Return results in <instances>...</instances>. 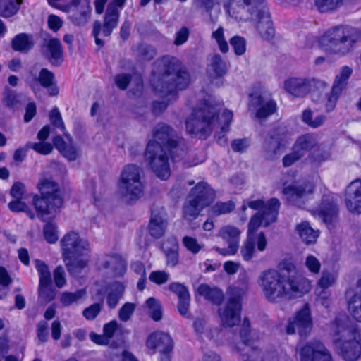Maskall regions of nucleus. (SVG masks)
<instances>
[{"label": "nucleus", "instance_id": "nucleus-43", "mask_svg": "<svg viewBox=\"0 0 361 361\" xmlns=\"http://www.w3.org/2000/svg\"><path fill=\"white\" fill-rule=\"evenodd\" d=\"M267 137L279 142L283 147H286L290 140V133L284 125H279L270 130Z\"/></svg>", "mask_w": 361, "mask_h": 361}, {"label": "nucleus", "instance_id": "nucleus-38", "mask_svg": "<svg viewBox=\"0 0 361 361\" xmlns=\"http://www.w3.org/2000/svg\"><path fill=\"white\" fill-rule=\"evenodd\" d=\"M283 148L285 147L266 137L263 144V156L267 160L274 161L281 156Z\"/></svg>", "mask_w": 361, "mask_h": 361}, {"label": "nucleus", "instance_id": "nucleus-33", "mask_svg": "<svg viewBox=\"0 0 361 361\" xmlns=\"http://www.w3.org/2000/svg\"><path fill=\"white\" fill-rule=\"evenodd\" d=\"M34 45L35 41L32 35L26 33H20L16 35L11 41L12 49L21 53L29 52Z\"/></svg>", "mask_w": 361, "mask_h": 361}, {"label": "nucleus", "instance_id": "nucleus-55", "mask_svg": "<svg viewBox=\"0 0 361 361\" xmlns=\"http://www.w3.org/2000/svg\"><path fill=\"white\" fill-rule=\"evenodd\" d=\"M212 37L216 40L219 49L222 53L226 54L228 51V44L225 40L222 27H219L216 31L213 32Z\"/></svg>", "mask_w": 361, "mask_h": 361}, {"label": "nucleus", "instance_id": "nucleus-42", "mask_svg": "<svg viewBox=\"0 0 361 361\" xmlns=\"http://www.w3.org/2000/svg\"><path fill=\"white\" fill-rule=\"evenodd\" d=\"M240 233L238 228L232 225H226L219 229L218 236L222 238L228 245L233 244L239 247Z\"/></svg>", "mask_w": 361, "mask_h": 361}, {"label": "nucleus", "instance_id": "nucleus-52", "mask_svg": "<svg viewBox=\"0 0 361 361\" xmlns=\"http://www.w3.org/2000/svg\"><path fill=\"white\" fill-rule=\"evenodd\" d=\"M51 123L56 128L60 129L66 137H69L70 134L66 132L61 115L57 107H54L49 114Z\"/></svg>", "mask_w": 361, "mask_h": 361}, {"label": "nucleus", "instance_id": "nucleus-59", "mask_svg": "<svg viewBox=\"0 0 361 361\" xmlns=\"http://www.w3.org/2000/svg\"><path fill=\"white\" fill-rule=\"evenodd\" d=\"M137 54L145 60H151L157 55V50L151 45L142 44L137 47Z\"/></svg>", "mask_w": 361, "mask_h": 361}, {"label": "nucleus", "instance_id": "nucleus-19", "mask_svg": "<svg viewBox=\"0 0 361 361\" xmlns=\"http://www.w3.org/2000/svg\"><path fill=\"white\" fill-rule=\"evenodd\" d=\"M249 110L255 111V117L258 119H265L276 110V102L271 99H266L262 95L251 96Z\"/></svg>", "mask_w": 361, "mask_h": 361}, {"label": "nucleus", "instance_id": "nucleus-20", "mask_svg": "<svg viewBox=\"0 0 361 361\" xmlns=\"http://www.w3.org/2000/svg\"><path fill=\"white\" fill-rule=\"evenodd\" d=\"M345 202L350 212L361 213V178L353 180L346 187Z\"/></svg>", "mask_w": 361, "mask_h": 361}, {"label": "nucleus", "instance_id": "nucleus-47", "mask_svg": "<svg viewBox=\"0 0 361 361\" xmlns=\"http://www.w3.org/2000/svg\"><path fill=\"white\" fill-rule=\"evenodd\" d=\"M38 297L44 303H48L54 298L55 293L51 287V281L39 282Z\"/></svg>", "mask_w": 361, "mask_h": 361}, {"label": "nucleus", "instance_id": "nucleus-45", "mask_svg": "<svg viewBox=\"0 0 361 361\" xmlns=\"http://www.w3.org/2000/svg\"><path fill=\"white\" fill-rule=\"evenodd\" d=\"M23 0H0V15L9 17L18 11Z\"/></svg>", "mask_w": 361, "mask_h": 361}, {"label": "nucleus", "instance_id": "nucleus-37", "mask_svg": "<svg viewBox=\"0 0 361 361\" xmlns=\"http://www.w3.org/2000/svg\"><path fill=\"white\" fill-rule=\"evenodd\" d=\"M105 269H110L116 276H123L126 271V262L119 255L108 256L103 262Z\"/></svg>", "mask_w": 361, "mask_h": 361}, {"label": "nucleus", "instance_id": "nucleus-44", "mask_svg": "<svg viewBox=\"0 0 361 361\" xmlns=\"http://www.w3.org/2000/svg\"><path fill=\"white\" fill-rule=\"evenodd\" d=\"M353 73L352 68L348 66H343L339 74L336 76L332 90L336 92L341 93L345 87L348 80Z\"/></svg>", "mask_w": 361, "mask_h": 361}, {"label": "nucleus", "instance_id": "nucleus-54", "mask_svg": "<svg viewBox=\"0 0 361 361\" xmlns=\"http://www.w3.org/2000/svg\"><path fill=\"white\" fill-rule=\"evenodd\" d=\"M146 305L150 310L151 317L154 321H159L162 317L161 305L154 298H149L146 300Z\"/></svg>", "mask_w": 361, "mask_h": 361}, {"label": "nucleus", "instance_id": "nucleus-12", "mask_svg": "<svg viewBox=\"0 0 361 361\" xmlns=\"http://www.w3.org/2000/svg\"><path fill=\"white\" fill-rule=\"evenodd\" d=\"M326 84L314 78H290L284 81V89L295 97H304L314 87H324Z\"/></svg>", "mask_w": 361, "mask_h": 361}, {"label": "nucleus", "instance_id": "nucleus-53", "mask_svg": "<svg viewBox=\"0 0 361 361\" xmlns=\"http://www.w3.org/2000/svg\"><path fill=\"white\" fill-rule=\"evenodd\" d=\"M21 97V94H17L9 88H6L3 102L7 107L14 108L20 104Z\"/></svg>", "mask_w": 361, "mask_h": 361}, {"label": "nucleus", "instance_id": "nucleus-18", "mask_svg": "<svg viewBox=\"0 0 361 361\" xmlns=\"http://www.w3.org/2000/svg\"><path fill=\"white\" fill-rule=\"evenodd\" d=\"M338 212V207L334 201V196L324 195L319 209L312 211V214L315 217L321 219L324 224L329 226L336 221Z\"/></svg>", "mask_w": 361, "mask_h": 361}, {"label": "nucleus", "instance_id": "nucleus-35", "mask_svg": "<svg viewBox=\"0 0 361 361\" xmlns=\"http://www.w3.org/2000/svg\"><path fill=\"white\" fill-rule=\"evenodd\" d=\"M317 145L314 135L307 133L297 138L293 147L297 150L302 157Z\"/></svg>", "mask_w": 361, "mask_h": 361}, {"label": "nucleus", "instance_id": "nucleus-23", "mask_svg": "<svg viewBox=\"0 0 361 361\" xmlns=\"http://www.w3.org/2000/svg\"><path fill=\"white\" fill-rule=\"evenodd\" d=\"M168 288L178 298L177 307L180 314L188 317L190 295L188 288L181 283L173 282L169 285Z\"/></svg>", "mask_w": 361, "mask_h": 361}, {"label": "nucleus", "instance_id": "nucleus-16", "mask_svg": "<svg viewBox=\"0 0 361 361\" xmlns=\"http://www.w3.org/2000/svg\"><path fill=\"white\" fill-rule=\"evenodd\" d=\"M300 361H333L329 350L319 341L305 344L300 351Z\"/></svg>", "mask_w": 361, "mask_h": 361}, {"label": "nucleus", "instance_id": "nucleus-10", "mask_svg": "<svg viewBox=\"0 0 361 361\" xmlns=\"http://www.w3.org/2000/svg\"><path fill=\"white\" fill-rule=\"evenodd\" d=\"M126 0H111L106 8L104 16V23L102 25L99 21H96L93 25L92 35L95 39V43L99 47L104 45V42L99 38L102 33L104 37H109L113 30L116 28L118 23L120 11L118 8H122Z\"/></svg>", "mask_w": 361, "mask_h": 361}, {"label": "nucleus", "instance_id": "nucleus-32", "mask_svg": "<svg viewBox=\"0 0 361 361\" xmlns=\"http://www.w3.org/2000/svg\"><path fill=\"white\" fill-rule=\"evenodd\" d=\"M279 207L280 202L278 199L271 198L268 201L267 204L260 212L264 226L267 227L276 221Z\"/></svg>", "mask_w": 361, "mask_h": 361}, {"label": "nucleus", "instance_id": "nucleus-5", "mask_svg": "<svg viewBox=\"0 0 361 361\" xmlns=\"http://www.w3.org/2000/svg\"><path fill=\"white\" fill-rule=\"evenodd\" d=\"M164 69L161 78L155 85L157 92L164 95L173 93L176 90L185 89L190 81L188 72L182 66L176 57L164 59Z\"/></svg>", "mask_w": 361, "mask_h": 361}, {"label": "nucleus", "instance_id": "nucleus-3", "mask_svg": "<svg viewBox=\"0 0 361 361\" xmlns=\"http://www.w3.org/2000/svg\"><path fill=\"white\" fill-rule=\"evenodd\" d=\"M360 38L357 30L349 26H335L328 29L319 44L326 53L345 56L353 51Z\"/></svg>", "mask_w": 361, "mask_h": 361}, {"label": "nucleus", "instance_id": "nucleus-63", "mask_svg": "<svg viewBox=\"0 0 361 361\" xmlns=\"http://www.w3.org/2000/svg\"><path fill=\"white\" fill-rule=\"evenodd\" d=\"M183 244L188 251L193 254L198 253L203 247L202 245L198 243L197 239L190 236H185L183 238Z\"/></svg>", "mask_w": 361, "mask_h": 361}, {"label": "nucleus", "instance_id": "nucleus-4", "mask_svg": "<svg viewBox=\"0 0 361 361\" xmlns=\"http://www.w3.org/2000/svg\"><path fill=\"white\" fill-rule=\"evenodd\" d=\"M63 259L68 271L77 275L87 265V255L90 250L89 243L75 232L66 234L61 240Z\"/></svg>", "mask_w": 361, "mask_h": 361}, {"label": "nucleus", "instance_id": "nucleus-13", "mask_svg": "<svg viewBox=\"0 0 361 361\" xmlns=\"http://www.w3.org/2000/svg\"><path fill=\"white\" fill-rule=\"evenodd\" d=\"M312 328V320L310 314L309 305L306 304L298 310L295 316L289 320L286 327V332L288 334H293L298 332L300 336H307Z\"/></svg>", "mask_w": 361, "mask_h": 361}, {"label": "nucleus", "instance_id": "nucleus-40", "mask_svg": "<svg viewBox=\"0 0 361 361\" xmlns=\"http://www.w3.org/2000/svg\"><path fill=\"white\" fill-rule=\"evenodd\" d=\"M204 209L203 206L188 196L183 207V218L188 221H192L199 216Z\"/></svg>", "mask_w": 361, "mask_h": 361}, {"label": "nucleus", "instance_id": "nucleus-58", "mask_svg": "<svg viewBox=\"0 0 361 361\" xmlns=\"http://www.w3.org/2000/svg\"><path fill=\"white\" fill-rule=\"evenodd\" d=\"M35 267L39 275V282L51 281V273L44 262L36 260Z\"/></svg>", "mask_w": 361, "mask_h": 361}, {"label": "nucleus", "instance_id": "nucleus-57", "mask_svg": "<svg viewBox=\"0 0 361 361\" xmlns=\"http://www.w3.org/2000/svg\"><path fill=\"white\" fill-rule=\"evenodd\" d=\"M43 233L45 240L49 243H55L58 240L56 227L51 223H47L44 226Z\"/></svg>", "mask_w": 361, "mask_h": 361}, {"label": "nucleus", "instance_id": "nucleus-6", "mask_svg": "<svg viewBox=\"0 0 361 361\" xmlns=\"http://www.w3.org/2000/svg\"><path fill=\"white\" fill-rule=\"evenodd\" d=\"M41 197L35 195L33 198L34 205L37 216L45 221V216L56 212L63 204L59 185L51 178H43L37 184Z\"/></svg>", "mask_w": 361, "mask_h": 361}, {"label": "nucleus", "instance_id": "nucleus-26", "mask_svg": "<svg viewBox=\"0 0 361 361\" xmlns=\"http://www.w3.org/2000/svg\"><path fill=\"white\" fill-rule=\"evenodd\" d=\"M347 298L350 314L356 321L361 322V279L353 289L348 291Z\"/></svg>", "mask_w": 361, "mask_h": 361}, {"label": "nucleus", "instance_id": "nucleus-11", "mask_svg": "<svg viewBox=\"0 0 361 361\" xmlns=\"http://www.w3.org/2000/svg\"><path fill=\"white\" fill-rule=\"evenodd\" d=\"M145 159L158 178L162 180L169 178V158L163 146L156 142H149L145 150Z\"/></svg>", "mask_w": 361, "mask_h": 361}, {"label": "nucleus", "instance_id": "nucleus-14", "mask_svg": "<svg viewBox=\"0 0 361 361\" xmlns=\"http://www.w3.org/2000/svg\"><path fill=\"white\" fill-rule=\"evenodd\" d=\"M241 298L239 295L231 297L224 307L219 309V314L224 326H234L240 322Z\"/></svg>", "mask_w": 361, "mask_h": 361}, {"label": "nucleus", "instance_id": "nucleus-29", "mask_svg": "<svg viewBox=\"0 0 361 361\" xmlns=\"http://www.w3.org/2000/svg\"><path fill=\"white\" fill-rule=\"evenodd\" d=\"M66 138L68 140V143L59 135L54 137L53 139L54 145L65 158L69 161H75L80 155L79 149L73 144L71 136Z\"/></svg>", "mask_w": 361, "mask_h": 361}, {"label": "nucleus", "instance_id": "nucleus-34", "mask_svg": "<svg viewBox=\"0 0 361 361\" xmlns=\"http://www.w3.org/2000/svg\"><path fill=\"white\" fill-rule=\"evenodd\" d=\"M37 80L44 88L48 89V94L51 97L56 96L59 88L54 81V74L47 68H42L39 73Z\"/></svg>", "mask_w": 361, "mask_h": 361}, {"label": "nucleus", "instance_id": "nucleus-2", "mask_svg": "<svg viewBox=\"0 0 361 361\" xmlns=\"http://www.w3.org/2000/svg\"><path fill=\"white\" fill-rule=\"evenodd\" d=\"M218 115L216 106L207 103L200 104L185 121L186 132L200 139L207 137L216 126H220L222 133L228 132L233 119L232 111H224L220 118Z\"/></svg>", "mask_w": 361, "mask_h": 361}, {"label": "nucleus", "instance_id": "nucleus-24", "mask_svg": "<svg viewBox=\"0 0 361 361\" xmlns=\"http://www.w3.org/2000/svg\"><path fill=\"white\" fill-rule=\"evenodd\" d=\"M359 336L344 340L339 343H335L336 348L340 350L342 357L346 361H355L361 354V344L358 341Z\"/></svg>", "mask_w": 361, "mask_h": 361}, {"label": "nucleus", "instance_id": "nucleus-21", "mask_svg": "<svg viewBox=\"0 0 361 361\" xmlns=\"http://www.w3.org/2000/svg\"><path fill=\"white\" fill-rule=\"evenodd\" d=\"M204 208L209 206L216 197L214 190L205 182L198 183L188 195Z\"/></svg>", "mask_w": 361, "mask_h": 361}, {"label": "nucleus", "instance_id": "nucleus-64", "mask_svg": "<svg viewBox=\"0 0 361 361\" xmlns=\"http://www.w3.org/2000/svg\"><path fill=\"white\" fill-rule=\"evenodd\" d=\"M102 303H94L84 309L82 315L87 320H93L100 313L102 310Z\"/></svg>", "mask_w": 361, "mask_h": 361}, {"label": "nucleus", "instance_id": "nucleus-27", "mask_svg": "<svg viewBox=\"0 0 361 361\" xmlns=\"http://www.w3.org/2000/svg\"><path fill=\"white\" fill-rule=\"evenodd\" d=\"M42 51L51 64L57 66L61 63L63 51L61 43L59 39H45Z\"/></svg>", "mask_w": 361, "mask_h": 361}, {"label": "nucleus", "instance_id": "nucleus-31", "mask_svg": "<svg viewBox=\"0 0 361 361\" xmlns=\"http://www.w3.org/2000/svg\"><path fill=\"white\" fill-rule=\"evenodd\" d=\"M178 243L176 238L171 237L163 243L161 249L166 258L168 266L174 267L178 263Z\"/></svg>", "mask_w": 361, "mask_h": 361}, {"label": "nucleus", "instance_id": "nucleus-22", "mask_svg": "<svg viewBox=\"0 0 361 361\" xmlns=\"http://www.w3.org/2000/svg\"><path fill=\"white\" fill-rule=\"evenodd\" d=\"M168 226V221L165 212L153 210L148 225L149 235L154 238L159 239L166 233Z\"/></svg>", "mask_w": 361, "mask_h": 361}, {"label": "nucleus", "instance_id": "nucleus-36", "mask_svg": "<svg viewBox=\"0 0 361 361\" xmlns=\"http://www.w3.org/2000/svg\"><path fill=\"white\" fill-rule=\"evenodd\" d=\"M295 231L300 238L306 245L314 243L319 236L318 231L314 230L307 221H302L297 224Z\"/></svg>", "mask_w": 361, "mask_h": 361}, {"label": "nucleus", "instance_id": "nucleus-51", "mask_svg": "<svg viewBox=\"0 0 361 361\" xmlns=\"http://www.w3.org/2000/svg\"><path fill=\"white\" fill-rule=\"evenodd\" d=\"M256 253L253 237H247L240 248V255L245 261H250Z\"/></svg>", "mask_w": 361, "mask_h": 361}, {"label": "nucleus", "instance_id": "nucleus-50", "mask_svg": "<svg viewBox=\"0 0 361 361\" xmlns=\"http://www.w3.org/2000/svg\"><path fill=\"white\" fill-rule=\"evenodd\" d=\"M335 281L336 278L332 273L323 271L320 279L318 281L315 293H324V291L331 286Z\"/></svg>", "mask_w": 361, "mask_h": 361}, {"label": "nucleus", "instance_id": "nucleus-9", "mask_svg": "<svg viewBox=\"0 0 361 361\" xmlns=\"http://www.w3.org/2000/svg\"><path fill=\"white\" fill-rule=\"evenodd\" d=\"M239 2L243 3V8H247L251 19L257 20V28L261 37L267 40L272 39L275 30L264 0H241Z\"/></svg>", "mask_w": 361, "mask_h": 361}, {"label": "nucleus", "instance_id": "nucleus-48", "mask_svg": "<svg viewBox=\"0 0 361 361\" xmlns=\"http://www.w3.org/2000/svg\"><path fill=\"white\" fill-rule=\"evenodd\" d=\"M86 295L85 289L78 290L74 293L63 292L60 298V302L63 306L68 307L78 302Z\"/></svg>", "mask_w": 361, "mask_h": 361}, {"label": "nucleus", "instance_id": "nucleus-60", "mask_svg": "<svg viewBox=\"0 0 361 361\" xmlns=\"http://www.w3.org/2000/svg\"><path fill=\"white\" fill-rule=\"evenodd\" d=\"M135 310V305L132 302H126L118 311V318L120 320L126 322L133 315Z\"/></svg>", "mask_w": 361, "mask_h": 361}, {"label": "nucleus", "instance_id": "nucleus-25", "mask_svg": "<svg viewBox=\"0 0 361 361\" xmlns=\"http://www.w3.org/2000/svg\"><path fill=\"white\" fill-rule=\"evenodd\" d=\"M146 346L147 348L152 350L153 353H154L156 350L160 351L163 348L166 351L172 350L173 344L169 334L161 331H155L148 336Z\"/></svg>", "mask_w": 361, "mask_h": 361}, {"label": "nucleus", "instance_id": "nucleus-41", "mask_svg": "<svg viewBox=\"0 0 361 361\" xmlns=\"http://www.w3.org/2000/svg\"><path fill=\"white\" fill-rule=\"evenodd\" d=\"M125 286L119 281L111 283L108 289L106 298L107 305L110 308H114L117 305L119 300L122 298L124 293Z\"/></svg>", "mask_w": 361, "mask_h": 361}, {"label": "nucleus", "instance_id": "nucleus-7", "mask_svg": "<svg viewBox=\"0 0 361 361\" xmlns=\"http://www.w3.org/2000/svg\"><path fill=\"white\" fill-rule=\"evenodd\" d=\"M144 173L136 164H128L121 171L118 190L121 197L128 202L140 199L144 193Z\"/></svg>", "mask_w": 361, "mask_h": 361}, {"label": "nucleus", "instance_id": "nucleus-30", "mask_svg": "<svg viewBox=\"0 0 361 361\" xmlns=\"http://www.w3.org/2000/svg\"><path fill=\"white\" fill-rule=\"evenodd\" d=\"M227 72V66L222 57L218 54H214L209 59L207 73L211 79L221 78Z\"/></svg>", "mask_w": 361, "mask_h": 361}, {"label": "nucleus", "instance_id": "nucleus-39", "mask_svg": "<svg viewBox=\"0 0 361 361\" xmlns=\"http://www.w3.org/2000/svg\"><path fill=\"white\" fill-rule=\"evenodd\" d=\"M197 293L206 300L217 305L221 303L224 297L221 290L216 288H211L204 283L200 285L197 288Z\"/></svg>", "mask_w": 361, "mask_h": 361}, {"label": "nucleus", "instance_id": "nucleus-8", "mask_svg": "<svg viewBox=\"0 0 361 361\" xmlns=\"http://www.w3.org/2000/svg\"><path fill=\"white\" fill-rule=\"evenodd\" d=\"M154 140L166 148L170 152L173 160L181 159L186 153L187 147L185 140L178 136L168 125L159 123L153 131Z\"/></svg>", "mask_w": 361, "mask_h": 361}, {"label": "nucleus", "instance_id": "nucleus-61", "mask_svg": "<svg viewBox=\"0 0 361 361\" xmlns=\"http://www.w3.org/2000/svg\"><path fill=\"white\" fill-rule=\"evenodd\" d=\"M230 44L236 55H243L246 50V42L243 37L235 36L230 39Z\"/></svg>", "mask_w": 361, "mask_h": 361}, {"label": "nucleus", "instance_id": "nucleus-15", "mask_svg": "<svg viewBox=\"0 0 361 361\" xmlns=\"http://www.w3.org/2000/svg\"><path fill=\"white\" fill-rule=\"evenodd\" d=\"M349 323L350 320L345 314H340L335 317L330 326L334 343L359 336L356 328Z\"/></svg>", "mask_w": 361, "mask_h": 361}, {"label": "nucleus", "instance_id": "nucleus-46", "mask_svg": "<svg viewBox=\"0 0 361 361\" xmlns=\"http://www.w3.org/2000/svg\"><path fill=\"white\" fill-rule=\"evenodd\" d=\"M302 121L312 128H317L322 126L326 121V116L322 114L313 117V113L310 109H305L302 116Z\"/></svg>", "mask_w": 361, "mask_h": 361}, {"label": "nucleus", "instance_id": "nucleus-62", "mask_svg": "<svg viewBox=\"0 0 361 361\" xmlns=\"http://www.w3.org/2000/svg\"><path fill=\"white\" fill-rule=\"evenodd\" d=\"M170 279V275L165 271H153L149 276V279L157 284L161 285L166 283Z\"/></svg>", "mask_w": 361, "mask_h": 361}, {"label": "nucleus", "instance_id": "nucleus-49", "mask_svg": "<svg viewBox=\"0 0 361 361\" xmlns=\"http://www.w3.org/2000/svg\"><path fill=\"white\" fill-rule=\"evenodd\" d=\"M235 209V204L232 201L226 202H218L214 204L209 209V214L212 216H218L229 214Z\"/></svg>", "mask_w": 361, "mask_h": 361}, {"label": "nucleus", "instance_id": "nucleus-56", "mask_svg": "<svg viewBox=\"0 0 361 361\" xmlns=\"http://www.w3.org/2000/svg\"><path fill=\"white\" fill-rule=\"evenodd\" d=\"M341 4V0H315V6L320 12L334 10Z\"/></svg>", "mask_w": 361, "mask_h": 361}, {"label": "nucleus", "instance_id": "nucleus-1", "mask_svg": "<svg viewBox=\"0 0 361 361\" xmlns=\"http://www.w3.org/2000/svg\"><path fill=\"white\" fill-rule=\"evenodd\" d=\"M281 268L286 272L269 269L262 273L259 285L267 300L279 302L302 297L311 289V281L297 272L291 262H283Z\"/></svg>", "mask_w": 361, "mask_h": 361}, {"label": "nucleus", "instance_id": "nucleus-28", "mask_svg": "<svg viewBox=\"0 0 361 361\" xmlns=\"http://www.w3.org/2000/svg\"><path fill=\"white\" fill-rule=\"evenodd\" d=\"M283 192L290 204L302 207L305 205L307 196L312 192V190L307 191L302 185H288L283 188Z\"/></svg>", "mask_w": 361, "mask_h": 361}, {"label": "nucleus", "instance_id": "nucleus-17", "mask_svg": "<svg viewBox=\"0 0 361 361\" xmlns=\"http://www.w3.org/2000/svg\"><path fill=\"white\" fill-rule=\"evenodd\" d=\"M63 11L69 13V18L74 25L84 26L90 18L91 6L88 1L74 0L70 6H65Z\"/></svg>", "mask_w": 361, "mask_h": 361}]
</instances>
